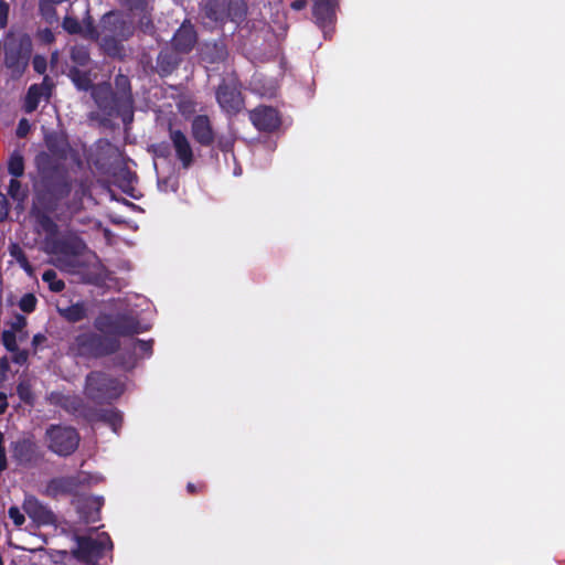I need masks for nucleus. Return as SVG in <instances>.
Listing matches in <instances>:
<instances>
[{
    "instance_id": "nucleus-23",
    "label": "nucleus",
    "mask_w": 565,
    "mask_h": 565,
    "mask_svg": "<svg viewBox=\"0 0 565 565\" xmlns=\"http://www.w3.org/2000/svg\"><path fill=\"white\" fill-rule=\"evenodd\" d=\"M56 311L68 323H77L88 318V303L83 300L67 305L57 302Z\"/></svg>"
},
{
    "instance_id": "nucleus-49",
    "label": "nucleus",
    "mask_w": 565,
    "mask_h": 565,
    "mask_svg": "<svg viewBox=\"0 0 565 565\" xmlns=\"http://www.w3.org/2000/svg\"><path fill=\"white\" fill-rule=\"evenodd\" d=\"M8 467L7 454L4 445L0 446V471L6 470Z\"/></svg>"
},
{
    "instance_id": "nucleus-47",
    "label": "nucleus",
    "mask_w": 565,
    "mask_h": 565,
    "mask_svg": "<svg viewBox=\"0 0 565 565\" xmlns=\"http://www.w3.org/2000/svg\"><path fill=\"white\" fill-rule=\"evenodd\" d=\"M9 6L4 1H0V26L3 28L7 24Z\"/></svg>"
},
{
    "instance_id": "nucleus-30",
    "label": "nucleus",
    "mask_w": 565,
    "mask_h": 565,
    "mask_svg": "<svg viewBox=\"0 0 565 565\" xmlns=\"http://www.w3.org/2000/svg\"><path fill=\"white\" fill-rule=\"evenodd\" d=\"M71 61L75 64L74 66H87L90 62L89 51L83 45H75L71 49L70 54Z\"/></svg>"
},
{
    "instance_id": "nucleus-31",
    "label": "nucleus",
    "mask_w": 565,
    "mask_h": 565,
    "mask_svg": "<svg viewBox=\"0 0 565 565\" xmlns=\"http://www.w3.org/2000/svg\"><path fill=\"white\" fill-rule=\"evenodd\" d=\"M121 6L132 15L148 12L152 7L149 0H120Z\"/></svg>"
},
{
    "instance_id": "nucleus-43",
    "label": "nucleus",
    "mask_w": 565,
    "mask_h": 565,
    "mask_svg": "<svg viewBox=\"0 0 565 565\" xmlns=\"http://www.w3.org/2000/svg\"><path fill=\"white\" fill-rule=\"evenodd\" d=\"M8 193L13 199H19L20 198V195H21V182L18 180V178L13 177V179L10 180Z\"/></svg>"
},
{
    "instance_id": "nucleus-34",
    "label": "nucleus",
    "mask_w": 565,
    "mask_h": 565,
    "mask_svg": "<svg viewBox=\"0 0 565 565\" xmlns=\"http://www.w3.org/2000/svg\"><path fill=\"white\" fill-rule=\"evenodd\" d=\"M17 394L23 403H25L28 405H33L34 395L32 392L31 384L29 382H26V381L20 382L17 385Z\"/></svg>"
},
{
    "instance_id": "nucleus-36",
    "label": "nucleus",
    "mask_w": 565,
    "mask_h": 565,
    "mask_svg": "<svg viewBox=\"0 0 565 565\" xmlns=\"http://www.w3.org/2000/svg\"><path fill=\"white\" fill-rule=\"evenodd\" d=\"M36 303V297L33 294L28 292L23 295L22 298L20 299L19 308L25 313H31L35 310Z\"/></svg>"
},
{
    "instance_id": "nucleus-11",
    "label": "nucleus",
    "mask_w": 565,
    "mask_h": 565,
    "mask_svg": "<svg viewBox=\"0 0 565 565\" xmlns=\"http://www.w3.org/2000/svg\"><path fill=\"white\" fill-rule=\"evenodd\" d=\"M83 483L81 475L55 477L47 481L43 494L51 499L66 495L76 497Z\"/></svg>"
},
{
    "instance_id": "nucleus-3",
    "label": "nucleus",
    "mask_w": 565,
    "mask_h": 565,
    "mask_svg": "<svg viewBox=\"0 0 565 565\" xmlns=\"http://www.w3.org/2000/svg\"><path fill=\"white\" fill-rule=\"evenodd\" d=\"M125 392V384L104 371H90L85 376L84 394L96 404H111Z\"/></svg>"
},
{
    "instance_id": "nucleus-14",
    "label": "nucleus",
    "mask_w": 565,
    "mask_h": 565,
    "mask_svg": "<svg viewBox=\"0 0 565 565\" xmlns=\"http://www.w3.org/2000/svg\"><path fill=\"white\" fill-rule=\"evenodd\" d=\"M191 136L202 147H211L215 142V131L207 115H196L191 121Z\"/></svg>"
},
{
    "instance_id": "nucleus-27",
    "label": "nucleus",
    "mask_w": 565,
    "mask_h": 565,
    "mask_svg": "<svg viewBox=\"0 0 565 565\" xmlns=\"http://www.w3.org/2000/svg\"><path fill=\"white\" fill-rule=\"evenodd\" d=\"M67 77L79 92H93L96 86L90 77V71H82L77 66H71L67 71Z\"/></svg>"
},
{
    "instance_id": "nucleus-29",
    "label": "nucleus",
    "mask_w": 565,
    "mask_h": 565,
    "mask_svg": "<svg viewBox=\"0 0 565 565\" xmlns=\"http://www.w3.org/2000/svg\"><path fill=\"white\" fill-rule=\"evenodd\" d=\"M8 171L14 178H20L24 174V158L20 151L14 150L8 161Z\"/></svg>"
},
{
    "instance_id": "nucleus-51",
    "label": "nucleus",
    "mask_w": 565,
    "mask_h": 565,
    "mask_svg": "<svg viewBox=\"0 0 565 565\" xmlns=\"http://www.w3.org/2000/svg\"><path fill=\"white\" fill-rule=\"evenodd\" d=\"M8 408L7 395L0 392V415L4 414Z\"/></svg>"
},
{
    "instance_id": "nucleus-35",
    "label": "nucleus",
    "mask_w": 565,
    "mask_h": 565,
    "mask_svg": "<svg viewBox=\"0 0 565 565\" xmlns=\"http://www.w3.org/2000/svg\"><path fill=\"white\" fill-rule=\"evenodd\" d=\"M63 29L72 35H77L83 33V25L78 21L77 18L66 15L62 22Z\"/></svg>"
},
{
    "instance_id": "nucleus-22",
    "label": "nucleus",
    "mask_w": 565,
    "mask_h": 565,
    "mask_svg": "<svg viewBox=\"0 0 565 565\" xmlns=\"http://www.w3.org/2000/svg\"><path fill=\"white\" fill-rule=\"evenodd\" d=\"M53 84L45 76L42 84H33L29 87L24 99V111L31 114L36 110L43 96L50 97Z\"/></svg>"
},
{
    "instance_id": "nucleus-19",
    "label": "nucleus",
    "mask_w": 565,
    "mask_h": 565,
    "mask_svg": "<svg viewBox=\"0 0 565 565\" xmlns=\"http://www.w3.org/2000/svg\"><path fill=\"white\" fill-rule=\"evenodd\" d=\"M76 511L85 524L95 523L100 519V509L104 504L99 497H81L75 501Z\"/></svg>"
},
{
    "instance_id": "nucleus-25",
    "label": "nucleus",
    "mask_w": 565,
    "mask_h": 565,
    "mask_svg": "<svg viewBox=\"0 0 565 565\" xmlns=\"http://www.w3.org/2000/svg\"><path fill=\"white\" fill-rule=\"evenodd\" d=\"M30 60V50H23L21 46L9 49L4 55L6 66L17 75H22Z\"/></svg>"
},
{
    "instance_id": "nucleus-55",
    "label": "nucleus",
    "mask_w": 565,
    "mask_h": 565,
    "mask_svg": "<svg viewBox=\"0 0 565 565\" xmlns=\"http://www.w3.org/2000/svg\"><path fill=\"white\" fill-rule=\"evenodd\" d=\"M4 437L3 434L0 431V446L4 445Z\"/></svg>"
},
{
    "instance_id": "nucleus-38",
    "label": "nucleus",
    "mask_w": 565,
    "mask_h": 565,
    "mask_svg": "<svg viewBox=\"0 0 565 565\" xmlns=\"http://www.w3.org/2000/svg\"><path fill=\"white\" fill-rule=\"evenodd\" d=\"M82 35L92 40H96L99 35L90 15H88L87 19L84 20Z\"/></svg>"
},
{
    "instance_id": "nucleus-50",
    "label": "nucleus",
    "mask_w": 565,
    "mask_h": 565,
    "mask_svg": "<svg viewBox=\"0 0 565 565\" xmlns=\"http://www.w3.org/2000/svg\"><path fill=\"white\" fill-rule=\"evenodd\" d=\"M295 11H300L307 7V0H295L290 4Z\"/></svg>"
},
{
    "instance_id": "nucleus-24",
    "label": "nucleus",
    "mask_w": 565,
    "mask_h": 565,
    "mask_svg": "<svg viewBox=\"0 0 565 565\" xmlns=\"http://www.w3.org/2000/svg\"><path fill=\"white\" fill-rule=\"evenodd\" d=\"M180 62V53L173 49H162L157 56V73L161 77L169 76L178 68Z\"/></svg>"
},
{
    "instance_id": "nucleus-21",
    "label": "nucleus",
    "mask_w": 565,
    "mask_h": 565,
    "mask_svg": "<svg viewBox=\"0 0 565 565\" xmlns=\"http://www.w3.org/2000/svg\"><path fill=\"white\" fill-rule=\"evenodd\" d=\"M228 57V50L223 40L211 41L202 44L200 58L207 64H221Z\"/></svg>"
},
{
    "instance_id": "nucleus-13",
    "label": "nucleus",
    "mask_w": 565,
    "mask_h": 565,
    "mask_svg": "<svg viewBox=\"0 0 565 565\" xmlns=\"http://www.w3.org/2000/svg\"><path fill=\"white\" fill-rule=\"evenodd\" d=\"M22 509L38 526L53 525L56 523L54 512L34 495H26L24 498Z\"/></svg>"
},
{
    "instance_id": "nucleus-28",
    "label": "nucleus",
    "mask_w": 565,
    "mask_h": 565,
    "mask_svg": "<svg viewBox=\"0 0 565 565\" xmlns=\"http://www.w3.org/2000/svg\"><path fill=\"white\" fill-rule=\"evenodd\" d=\"M114 93L119 97V102L132 110L134 99L129 77L124 74H118L114 79Z\"/></svg>"
},
{
    "instance_id": "nucleus-6",
    "label": "nucleus",
    "mask_w": 565,
    "mask_h": 565,
    "mask_svg": "<svg viewBox=\"0 0 565 565\" xmlns=\"http://www.w3.org/2000/svg\"><path fill=\"white\" fill-rule=\"evenodd\" d=\"M74 540L77 546L72 554L76 559L85 563L97 562L104 556L106 550L114 547L111 539L106 532L98 534L97 537L75 534Z\"/></svg>"
},
{
    "instance_id": "nucleus-48",
    "label": "nucleus",
    "mask_w": 565,
    "mask_h": 565,
    "mask_svg": "<svg viewBox=\"0 0 565 565\" xmlns=\"http://www.w3.org/2000/svg\"><path fill=\"white\" fill-rule=\"evenodd\" d=\"M14 355H13V361L20 365L24 364L28 360V352L26 351H21L19 348H18V351L13 352Z\"/></svg>"
},
{
    "instance_id": "nucleus-12",
    "label": "nucleus",
    "mask_w": 565,
    "mask_h": 565,
    "mask_svg": "<svg viewBox=\"0 0 565 565\" xmlns=\"http://www.w3.org/2000/svg\"><path fill=\"white\" fill-rule=\"evenodd\" d=\"M249 120L262 132H274L279 129L281 118L279 111L271 107L260 105L249 111Z\"/></svg>"
},
{
    "instance_id": "nucleus-18",
    "label": "nucleus",
    "mask_w": 565,
    "mask_h": 565,
    "mask_svg": "<svg viewBox=\"0 0 565 565\" xmlns=\"http://www.w3.org/2000/svg\"><path fill=\"white\" fill-rule=\"evenodd\" d=\"M84 419L88 423H105L115 434H118L122 426V414L116 408L104 409L89 407L84 414Z\"/></svg>"
},
{
    "instance_id": "nucleus-32",
    "label": "nucleus",
    "mask_w": 565,
    "mask_h": 565,
    "mask_svg": "<svg viewBox=\"0 0 565 565\" xmlns=\"http://www.w3.org/2000/svg\"><path fill=\"white\" fill-rule=\"evenodd\" d=\"M43 281L49 284L50 290L60 292L65 288V282L58 279L56 273L53 269H47L42 275Z\"/></svg>"
},
{
    "instance_id": "nucleus-10",
    "label": "nucleus",
    "mask_w": 565,
    "mask_h": 565,
    "mask_svg": "<svg viewBox=\"0 0 565 565\" xmlns=\"http://www.w3.org/2000/svg\"><path fill=\"white\" fill-rule=\"evenodd\" d=\"M11 457L18 466L34 467L44 458V452L33 435L23 436L10 444Z\"/></svg>"
},
{
    "instance_id": "nucleus-40",
    "label": "nucleus",
    "mask_w": 565,
    "mask_h": 565,
    "mask_svg": "<svg viewBox=\"0 0 565 565\" xmlns=\"http://www.w3.org/2000/svg\"><path fill=\"white\" fill-rule=\"evenodd\" d=\"M8 515L12 520L13 524L18 527L22 526L25 522L24 514L15 505L9 508Z\"/></svg>"
},
{
    "instance_id": "nucleus-16",
    "label": "nucleus",
    "mask_w": 565,
    "mask_h": 565,
    "mask_svg": "<svg viewBox=\"0 0 565 565\" xmlns=\"http://www.w3.org/2000/svg\"><path fill=\"white\" fill-rule=\"evenodd\" d=\"M52 405L57 406L71 415H78L84 418L86 409L89 408L78 395H70L61 392H52L49 396Z\"/></svg>"
},
{
    "instance_id": "nucleus-52",
    "label": "nucleus",
    "mask_w": 565,
    "mask_h": 565,
    "mask_svg": "<svg viewBox=\"0 0 565 565\" xmlns=\"http://www.w3.org/2000/svg\"><path fill=\"white\" fill-rule=\"evenodd\" d=\"M46 340L45 335L42 333H36L32 338V345L38 347L42 344Z\"/></svg>"
},
{
    "instance_id": "nucleus-17",
    "label": "nucleus",
    "mask_w": 565,
    "mask_h": 565,
    "mask_svg": "<svg viewBox=\"0 0 565 565\" xmlns=\"http://www.w3.org/2000/svg\"><path fill=\"white\" fill-rule=\"evenodd\" d=\"M196 42L198 33L194 26L189 21H184L171 40V49L177 51V53L188 54L194 49Z\"/></svg>"
},
{
    "instance_id": "nucleus-2",
    "label": "nucleus",
    "mask_w": 565,
    "mask_h": 565,
    "mask_svg": "<svg viewBox=\"0 0 565 565\" xmlns=\"http://www.w3.org/2000/svg\"><path fill=\"white\" fill-rule=\"evenodd\" d=\"M95 331L81 332L70 344V351L83 359H102L117 353L119 337H132L148 330L131 312L99 313L94 320Z\"/></svg>"
},
{
    "instance_id": "nucleus-45",
    "label": "nucleus",
    "mask_w": 565,
    "mask_h": 565,
    "mask_svg": "<svg viewBox=\"0 0 565 565\" xmlns=\"http://www.w3.org/2000/svg\"><path fill=\"white\" fill-rule=\"evenodd\" d=\"M186 491L191 495H194L196 493H203L206 491V484L204 482H199V483L189 482L186 484Z\"/></svg>"
},
{
    "instance_id": "nucleus-8",
    "label": "nucleus",
    "mask_w": 565,
    "mask_h": 565,
    "mask_svg": "<svg viewBox=\"0 0 565 565\" xmlns=\"http://www.w3.org/2000/svg\"><path fill=\"white\" fill-rule=\"evenodd\" d=\"M100 24L103 31L109 34L103 39L104 46L108 52L119 47L116 39L126 41L134 34V25L113 11L103 15Z\"/></svg>"
},
{
    "instance_id": "nucleus-33",
    "label": "nucleus",
    "mask_w": 565,
    "mask_h": 565,
    "mask_svg": "<svg viewBox=\"0 0 565 565\" xmlns=\"http://www.w3.org/2000/svg\"><path fill=\"white\" fill-rule=\"evenodd\" d=\"M152 9L153 8L149 9L148 12H145V13L141 12V13L135 15V17L139 18L138 28L145 34H152L154 32V24H153L152 15H151Z\"/></svg>"
},
{
    "instance_id": "nucleus-39",
    "label": "nucleus",
    "mask_w": 565,
    "mask_h": 565,
    "mask_svg": "<svg viewBox=\"0 0 565 565\" xmlns=\"http://www.w3.org/2000/svg\"><path fill=\"white\" fill-rule=\"evenodd\" d=\"M216 147L222 152H230L234 147V139L228 136H215Z\"/></svg>"
},
{
    "instance_id": "nucleus-37",
    "label": "nucleus",
    "mask_w": 565,
    "mask_h": 565,
    "mask_svg": "<svg viewBox=\"0 0 565 565\" xmlns=\"http://www.w3.org/2000/svg\"><path fill=\"white\" fill-rule=\"evenodd\" d=\"M2 344L9 352L18 351L17 337L13 331L4 330L1 335Z\"/></svg>"
},
{
    "instance_id": "nucleus-44",
    "label": "nucleus",
    "mask_w": 565,
    "mask_h": 565,
    "mask_svg": "<svg viewBox=\"0 0 565 565\" xmlns=\"http://www.w3.org/2000/svg\"><path fill=\"white\" fill-rule=\"evenodd\" d=\"M31 126L28 119L22 118L20 119L18 127H17V136L19 138H24L30 132Z\"/></svg>"
},
{
    "instance_id": "nucleus-26",
    "label": "nucleus",
    "mask_w": 565,
    "mask_h": 565,
    "mask_svg": "<svg viewBox=\"0 0 565 565\" xmlns=\"http://www.w3.org/2000/svg\"><path fill=\"white\" fill-rule=\"evenodd\" d=\"M231 0H206L204 14L213 22H225L230 18Z\"/></svg>"
},
{
    "instance_id": "nucleus-4",
    "label": "nucleus",
    "mask_w": 565,
    "mask_h": 565,
    "mask_svg": "<svg viewBox=\"0 0 565 565\" xmlns=\"http://www.w3.org/2000/svg\"><path fill=\"white\" fill-rule=\"evenodd\" d=\"M44 439L50 451L60 457H68L77 450L81 436L72 426L51 424L45 429Z\"/></svg>"
},
{
    "instance_id": "nucleus-15",
    "label": "nucleus",
    "mask_w": 565,
    "mask_h": 565,
    "mask_svg": "<svg viewBox=\"0 0 565 565\" xmlns=\"http://www.w3.org/2000/svg\"><path fill=\"white\" fill-rule=\"evenodd\" d=\"M169 137L175 151V157L184 169H189L194 162L191 143L185 134L180 129L169 128Z\"/></svg>"
},
{
    "instance_id": "nucleus-20",
    "label": "nucleus",
    "mask_w": 565,
    "mask_h": 565,
    "mask_svg": "<svg viewBox=\"0 0 565 565\" xmlns=\"http://www.w3.org/2000/svg\"><path fill=\"white\" fill-rule=\"evenodd\" d=\"M335 6L333 0H313L312 17L320 29L326 30L334 24Z\"/></svg>"
},
{
    "instance_id": "nucleus-5",
    "label": "nucleus",
    "mask_w": 565,
    "mask_h": 565,
    "mask_svg": "<svg viewBox=\"0 0 565 565\" xmlns=\"http://www.w3.org/2000/svg\"><path fill=\"white\" fill-rule=\"evenodd\" d=\"M51 255L54 264L62 270L72 274H84L99 259L93 249H44Z\"/></svg>"
},
{
    "instance_id": "nucleus-54",
    "label": "nucleus",
    "mask_w": 565,
    "mask_h": 565,
    "mask_svg": "<svg viewBox=\"0 0 565 565\" xmlns=\"http://www.w3.org/2000/svg\"><path fill=\"white\" fill-rule=\"evenodd\" d=\"M8 215V211L4 210L3 212H0V220H4Z\"/></svg>"
},
{
    "instance_id": "nucleus-42",
    "label": "nucleus",
    "mask_w": 565,
    "mask_h": 565,
    "mask_svg": "<svg viewBox=\"0 0 565 565\" xmlns=\"http://www.w3.org/2000/svg\"><path fill=\"white\" fill-rule=\"evenodd\" d=\"M135 343L143 354H146V355L152 354L153 340L136 339Z\"/></svg>"
},
{
    "instance_id": "nucleus-7",
    "label": "nucleus",
    "mask_w": 565,
    "mask_h": 565,
    "mask_svg": "<svg viewBox=\"0 0 565 565\" xmlns=\"http://www.w3.org/2000/svg\"><path fill=\"white\" fill-rule=\"evenodd\" d=\"M241 83L237 78H223L218 84L215 97L216 102L228 117L238 115L245 107Z\"/></svg>"
},
{
    "instance_id": "nucleus-46",
    "label": "nucleus",
    "mask_w": 565,
    "mask_h": 565,
    "mask_svg": "<svg viewBox=\"0 0 565 565\" xmlns=\"http://www.w3.org/2000/svg\"><path fill=\"white\" fill-rule=\"evenodd\" d=\"M25 326H26V318L22 315H17L14 317V320L11 323L10 331H13L15 333L17 331H21L23 328H25Z\"/></svg>"
},
{
    "instance_id": "nucleus-41",
    "label": "nucleus",
    "mask_w": 565,
    "mask_h": 565,
    "mask_svg": "<svg viewBox=\"0 0 565 565\" xmlns=\"http://www.w3.org/2000/svg\"><path fill=\"white\" fill-rule=\"evenodd\" d=\"M33 70L38 74H44L47 67V61L42 55H35L32 61Z\"/></svg>"
},
{
    "instance_id": "nucleus-1",
    "label": "nucleus",
    "mask_w": 565,
    "mask_h": 565,
    "mask_svg": "<svg viewBox=\"0 0 565 565\" xmlns=\"http://www.w3.org/2000/svg\"><path fill=\"white\" fill-rule=\"evenodd\" d=\"M49 152L35 157L40 175L36 200L31 209L34 231L41 247H86L78 233L68 225H58L52 214L73 190V180L64 163L71 150L68 141L57 135L46 138Z\"/></svg>"
},
{
    "instance_id": "nucleus-56",
    "label": "nucleus",
    "mask_w": 565,
    "mask_h": 565,
    "mask_svg": "<svg viewBox=\"0 0 565 565\" xmlns=\"http://www.w3.org/2000/svg\"><path fill=\"white\" fill-rule=\"evenodd\" d=\"M10 247L17 248V247H19V245L15 243H12Z\"/></svg>"
},
{
    "instance_id": "nucleus-53",
    "label": "nucleus",
    "mask_w": 565,
    "mask_h": 565,
    "mask_svg": "<svg viewBox=\"0 0 565 565\" xmlns=\"http://www.w3.org/2000/svg\"><path fill=\"white\" fill-rule=\"evenodd\" d=\"M23 252L24 249H10L11 255L17 259L24 256Z\"/></svg>"
},
{
    "instance_id": "nucleus-9",
    "label": "nucleus",
    "mask_w": 565,
    "mask_h": 565,
    "mask_svg": "<svg viewBox=\"0 0 565 565\" xmlns=\"http://www.w3.org/2000/svg\"><path fill=\"white\" fill-rule=\"evenodd\" d=\"M90 95L97 107L108 117L121 116L125 120L126 115H132V110L119 102L109 83L97 84Z\"/></svg>"
}]
</instances>
